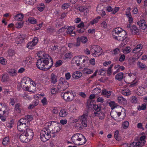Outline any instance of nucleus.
<instances>
[{
  "label": "nucleus",
  "instance_id": "f257e3e1",
  "mask_svg": "<svg viewBox=\"0 0 147 147\" xmlns=\"http://www.w3.org/2000/svg\"><path fill=\"white\" fill-rule=\"evenodd\" d=\"M39 57L41 58L36 62V66L39 69L46 71L52 66L53 59L48 55L44 53L42 56H39Z\"/></svg>",
  "mask_w": 147,
  "mask_h": 147
},
{
  "label": "nucleus",
  "instance_id": "f03ea898",
  "mask_svg": "<svg viewBox=\"0 0 147 147\" xmlns=\"http://www.w3.org/2000/svg\"><path fill=\"white\" fill-rule=\"evenodd\" d=\"M113 38L116 40L122 41V45H124L127 43L125 40L127 38L126 32L119 27L115 28L112 32Z\"/></svg>",
  "mask_w": 147,
  "mask_h": 147
},
{
  "label": "nucleus",
  "instance_id": "7ed1b4c3",
  "mask_svg": "<svg viewBox=\"0 0 147 147\" xmlns=\"http://www.w3.org/2000/svg\"><path fill=\"white\" fill-rule=\"evenodd\" d=\"M72 141L77 145H82L86 142L85 137L81 134L77 133L71 137Z\"/></svg>",
  "mask_w": 147,
  "mask_h": 147
},
{
  "label": "nucleus",
  "instance_id": "20e7f679",
  "mask_svg": "<svg viewBox=\"0 0 147 147\" xmlns=\"http://www.w3.org/2000/svg\"><path fill=\"white\" fill-rule=\"evenodd\" d=\"M88 117V114L87 113L84 114L78 117V119H76V121L79 120L81 122L82 125L78 123H76L75 127L77 129H82L86 127L87 126V118Z\"/></svg>",
  "mask_w": 147,
  "mask_h": 147
},
{
  "label": "nucleus",
  "instance_id": "39448f33",
  "mask_svg": "<svg viewBox=\"0 0 147 147\" xmlns=\"http://www.w3.org/2000/svg\"><path fill=\"white\" fill-rule=\"evenodd\" d=\"M44 129L45 130L40 134V139L42 141L45 142L50 139L51 136V134H54L55 132H53L52 130H50V129Z\"/></svg>",
  "mask_w": 147,
  "mask_h": 147
},
{
  "label": "nucleus",
  "instance_id": "423d86ee",
  "mask_svg": "<svg viewBox=\"0 0 147 147\" xmlns=\"http://www.w3.org/2000/svg\"><path fill=\"white\" fill-rule=\"evenodd\" d=\"M61 96L65 100L67 101H72L74 97L72 91H67L65 92H62Z\"/></svg>",
  "mask_w": 147,
  "mask_h": 147
},
{
  "label": "nucleus",
  "instance_id": "0eeeda50",
  "mask_svg": "<svg viewBox=\"0 0 147 147\" xmlns=\"http://www.w3.org/2000/svg\"><path fill=\"white\" fill-rule=\"evenodd\" d=\"M102 50L101 48L97 45H94L90 48V52L94 57H98L100 54H99Z\"/></svg>",
  "mask_w": 147,
  "mask_h": 147
},
{
  "label": "nucleus",
  "instance_id": "6e6552de",
  "mask_svg": "<svg viewBox=\"0 0 147 147\" xmlns=\"http://www.w3.org/2000/svg\"><path fill=\"white\" fill-rule=\"evenodd\" d=\"M69 83L67 81L64 80L61 81L57 86V88L61 91L65 90L69 87Z\"/></svg>",
  "mask_w": 147,
  "mask_h": 147
},
{
  "label": "nucleus",
  "instance_id": "1a4fd4ad",
  "mask_svg": "<svg viewBox=\"0 0 147 147\" xmlns=\"http://www.w3.org/2000/svg\"><path fill=\"white\" fill-rule=\"evenodd\" d=\"M27 36L25 34H20L15 39V42L17 44L22 43Z\"/></svg>",
  "mask_w": 147,
  "mask_h": 147
},
{
  "label": "nucleus",
  "instance_id": "9d476101",
  "mask_svg": "<svg viewBox=\"0 0 147 147\" xmlns=\"http://www.w3.org/2000/svg\"><path fill=\"white\" fill-rule=\"evenodd\" d=\"M137 24L142 30H144L146 28L147 25L146 21L144 20H141L137 22Z\"/></svg>",
  "mask_w": 147,
  "mask_h": 147
},
{
  "label": "nucleus",
  "instance_id": "9b49d317",
  "mask_svg": "<svg viewBox=\"0 0 147 147\" xmlns=\"http://www.w3.org/2000/svg\"><path fill=\"white\" fill-rule=\"evenodd\" d=\"M26 130L24 131V134L29 139H32L34 136V133L32 129H26Z\"/></svg>",
  "mask_w": 147,
  "mask_h": 147
},
{
  "label": "nucleus",
  "instance_id": "f8f14e48",
  "mask_svg": "<svg viewBox=\"0 0 147 147\" xmlns=\"http://www.w3.org/2000/svg\"><path fill=\"white\" fill-rule=\"evenodd\" d=\"M82 57L79 56L74 57L72 59V61L73 63H76L78 66H79L81 63H82Z\"/></svg>",
  "mask_w": 147,
  "mask_h": 147
},
{
  "label": "nucleus",
  "instance_id": "ddd939ff",
  "mask_svg": "<svg viewBox=\"0 0 147 147\" xmlns=\"http://www.w3.org/2000/svg\"><path fill=\"white\" fill-rule=\"evenodd\" d=\"M143 48V45L141 44H139L133 49L132 52L134 53H139V52Z\"/></svg>",
  "mask_w": 147,
  "mask_h": 147
},
{
  "label": "nucleus",
  "instance_id": "4468645a",
  "mask_svg": "<svg viewBox=\"0 0 147 147\" xmlns=\"http://www.w3.org/2000/svg\"><path fill=\"white\" fill-rule=\"evenodd\" d=\"M80 42H79V39L77 38L76 42L69 43L68 44V47L70 48H73L78 47L80 45Z\"/></svg>",
  "mask_w": 147,
  "mask_h": 147
},
{
  "label": "nucleus",
  "instance_id": "2eb2a0df",
  "mask_svg": "<svg viewBox=\"0 0 147 147\" xmlns=\"http://www.w3.org/2000/svg\"><path fill=\"white\" fill-rule=\"evenodd\" d=\"M97 116L99 118L101 119H104L105 117L104 113L102 112H94L93 117Z\"/></svg>",
  "mask_w": 147,
  "mask_h": 147
},
{
  "label": "nucleus",
  "instance_id": "dca6fc26",
  "mask_svg": "<svg viewBox=\"0 0 147 147\" xmlns=\"http://www.w3.org/2000/svg\"><path fill=\"white\" fill-rule=\"evenodd\" d=\"M50 81L51 83H56L57 81V78L56 75L52 73L50 76Z\"/></svg>",
  "mask_w": 147,
  "mask_h": 147
},
{
  "label": "nucleus",
  "instance_id": "f3484780",
  "mask_svg": "<svg viewBox=\"0 0 147 147\" xmlns=\"http://www.w3.org/2000/svg\"><path fill=\"white\" fill-rule=\"evenodd\" d=\"M68 114V110L65 109H62L59 113V115L61 117H65Z\"/></svg>",
  "mask_w": 147,
  "mask_h": 147
},
{
  "label": "nucleus",
  "instance_id": "a211bd4d",
  "mask_svg": "<svg viewBox=\"0 0 147 147\" xmlns=\"http://www.w3.org/2000/svg\"><path fill=\"white\" fill-rule=\"evenodd\" d=\"M82 76V74L79 71L74 72L72 75V77L76 79L80 78Z\"/></svg>",
  "mask_w": 147,
  "mask_h": 147
},
{
  "label": "nucleus",
  "instance_id": "6ab92c4d",
  "mask_svg": "<svg viewBox=\"0 0 147 147\" xmlns=\"http://www.w3.org/2000/svg\"><path fill=\"white\" fill-rule=\"evenodd\" d=\"M111 94V91H108L107 90H102L101 92V95L104 96L107 98H109Z\"/></svg>",
  "mask_w": 147,
  "mask_h": 147
},
{
  "label": "nucleus",
  "instance_id": "aec40b11",
  "mask_svg": "<svg viewBox=\"0 0 147 147\" xmlns=\"http://www.w3.org/2000/svg\"><path fill=\"white\" fill-rule=\"evenodd\" d=\"M27 121L26 119H25V118L24 119H21L19 120V123H18V125L20 126L22 125H24L25 126V127L26 128V127H28V125H27Z\"/></svg>",
  "mask_w": 147,
  "mask_h": 147
},
{
  "label": "nucleus",
  "instance_id": "412c9836",
  "mask_svg": "<svg viewBox=\"0 0 147 147\" xmlns=\"http://www.w3.org/2000/svg\"><path fill=\"white\" fill-rule=\"evenodd\" d=\"M115 109V111L117 113L118 116H119L121 114L122 110H124V109L123 107L117 105Z\"/></svg>",
  "mask_w": 147,
  "mask_h": 147
},
{
  "label": "nucleus",
  "instance_id": "4be33fe9",
  "mask_svg": "<svg viewBox=\"0 0 147 147\" xmlns=\"http://www.w3.org/2000/svg\"><path fill=\"white\" fill-rule=\"evenodd\" d=\"M117 100L119 103H127L126 100L121 96H118Z\"/></svg>",
  "mask_w": 147,
  "mask_h": 147
},
{
  "label": "nucleus",
  "instance_id": "5701e85b",
  "mask_svg": "<svg viewBox=\"0 0 147 147\" xmlns=\"http://www.w3.org/2000/svg\"><path fill=\"white\" fill-rule=\"evenodd\" d=\"M27 138L26 134H24V132L20 136V139L21 141L23 142H26V140Z\"/></svg>",
  "mask_w": 147,
  "mask_h": 147
},
{
  "label": "nucleus",
  "instance_id": "b1692460",
  "mask_svg": "<svg viewBox=\"0 0 147 147\" xmlns=\"http://www.w3.org/2000/svg\"><path fill=\"white\" fill-rule=\"evenodd\" d=\"M95 102L94 100H92L88 99L87 100V105L89 108H91V107L94 105Z\"/></svg>",
  "mask_w": 147,
  "mask_h": 147
},
{
  "label": "nucleus",
  "instance_id": "393cba45",
  "mask_svg": "<svg viewBox=\"0 0 147 147\" xmlns=\"http://www.w3.org/2000/svg\"><path fill=\"white\" fill-rule=\"evenodd\" d=\"M137 65L140 69L145 70L147 68V66L143 63L138 62L137 63Z\"/></svg>",
  "mask_w": 147,
  "mask_h": 147
},
{
  "label": "nucleus",
  "instance_id": "a878e982",
  "mask_svg": "<svg viewBox=\"0 0 147 147\" xmlns=\"http://www.w3.org/2000/svg\"><path fill=\"white\" fill-rule=\"evenodd\" d=\"M122 93L123 95L125 96L129 95L131 94L130 90L128 88L123 90L122 91Z\"/></svg>",
  "mask_w": 147,
  "mask_h": 147
},
{
  "label": "nucleus",
  "instance_id": "bb28decb",
  "mask_svg": "<svg viewBox=\"0 0 147 147\" xmlns=\"http://www.w3.org/2000/svg\"><path fill=\"white\" fill-rule=\"evenodd\" d=\"M24 118L26 120L27 123V125H29V122L32 120L33 119L32 116L29 115H26L25 117Z\"/></svg>",
  "mask_w": 147,
  "mask_h": 147
},
{
  "label": "nucleus",
  "instance_id": "cd10ccee",
  "mask_svg": "<svg viewBox=\"0 0 147 147\" xmlns=\"http://www.w3.org/2000/svg\"><path fill=\"white\" fill-rule=\"evenodd\" d=\"M93 72V71L92 70L87 68H84L82 70V72L83 73L86 74H91Z\"/></svg>",
  "mask_w": 147,
  "mask_h": 147
},
{
  "label": "nucleus",
  "instance_id": "c85d7f7f",
  "mask_svg": "<svg viewBox=\"0 0 147 147\" xmlns=\"http://www.w3.org/2000/svg\"><path fill=\"white\" fill-rule=\"evenodd\" d=\"M93 109L95 110L94 112H98L100 111L101 110V108L100 105H94L93 107Z\"/></svg>",
  "mask_w": 147,
  "mask_h": 147
},
{
  "label": "nucleus",
  "instance_id": "c756f323",
  "mask_svg": "<svg viewBox=\"0 0 147 147\" xmlns=\"http://www.w3.org/2000/svg\"><path fill=\"white\" fill-rule=\"evenodd\" d=\"M123 74L122 73L120 72L118 73L116 75L115 77L116 79L119 81L123 79Z\"/></svg>",
  "mask_w": 147,
  "mask_h": 147
},
{
  "label": "nucleus",
  "instance_id": "7c9ffc66",
  "mask_svg": "<svg viewBox=\"0 0 147 147\" xmlns=\"http://www.w3.org/2000/svg\"><path fill=\"white\" fill-rule=\"evenodd\" d=\"M14 109L17 113H20L21 110V107L20 104L19 103L16 104L15 105Z\"/></svg>",
  "mask_w": 147,
  "mask_h": 147
},
{
  "label": "nucleus",
  "instance_id": "2f4dec72",
  "mask_svg": "<svg viewBox=\"0 0 147 147\" xmlns=\"http://www.w3.org/2000/svg\"><path fill=\"white\" fill-rule=\"evenodd\" d=\"M110 114L112 117L115 120L119 117L117 113L115 111H111Z\"/></svg>",
  "mask_w": 147,
  "mask_h": 147
},
{
  "label": "nucleus",
  "instance_id": "473e14b6",
  "mask_svg": "<svg viewBox=\"0 0 147 147\" xmlns=\"http://www.w3.org/2000/svg\"><path fill=\"white\" fill-rule=\"evenodd\" d=\"M23 14H18L15 16V19L16 20L18 21H22L23 18Z\"/></svg>",
  "mask_w": 147,
  "mask_h": 147
},
{
  "label": "nucleus",
  "instance_id": "72a5a7b5",
  "mask_svg": "<svg viewBox=\"0 0 147 147\" xmlns=\"http://www.w3.org/2000/svg\"><path fill=\"white\" fill-rule=\"evenodd\" d=\"M72 57L71 53H67L65 55L63 58L64 60L71 59Z\"/></svg>",
  "mask_w": 147,
  "mask_h": 147
},
{
  "label": "nucleus",
  "instance_id": "f704fd0d",
  "mask_svg": "<svg viewBox=\"0 0 147 147\" xmlns=\"http://www.w3.org/2000/svg\"><path fill=\"white\" fill-rule=\"evenodd\" d=\"M9 142V139L8 137H5L3 138L2 142V144L4 145H7Z\"/></svg>",
  "mask_w": 147,
  "mask_h": 147
},
{
  "label": "nucleus",
  "instance_id": "c9c22d12",
  "mask_svg": "<svg viewBox=\"0 0 147 147\" xmlns=\"http://www.w3.org/2000/svg\"><path fill=\"white\" fill-rule=\"evenodd\" d=\"M9 77L6 74H3L2 76L1 81L3 82H5L7 81Z\"/></svg>",
  "mask_w": 147,
  "mask_h": 147
},
{
  "label": "nucleus",
  "instance_id": "e433bc0d",
  "mask_svg": "<svg viewBox=\"0 0 147 147\" xmlns=\"http://www.w3.org/2000/svg\"><path fill=\"white\" fill-rule=\"evenodd\" d=\"M114 137L117 140H119L121 139L120 136L119 135V132L118 130H116L115 132Z\"/></svg>",
  "mask_w": 147,
  "mask_h": 147
},
{
  "label": "nucleus",
  "instance_id": "4c0bfd02",
  "mask_svg": "<svg viewBox=\"0 0 147 147\" xmlns=\"http://www.w3.org/2000/svg\"><path fill=\"white\" fill-rule=\"evenodd\" d=\"M9 73L10 75L14 76L16 75V72L14 69H11L9 70Z\"/></svg>",
  "mask_w": 147,
  "mask_h": 147
},
{
  "label": "nucleus",
  "instance_id": "58836bf2",
  "mask_svg": "<svg viewBox=\"0 0 147 147\" xmlns=\"http://www.w3.org/2000/svg\"><path fill=\"white\" fill-rule=\"evenodd\" d=\"M78 38H79V39L80 42V41H81L83 43H86L88 40L86 37L82 36L80 38L78 37Z\"/></svg>",
  "mask_w": 147,
  "mask_h": 147
},
{
  "label": "nucleus",
  "instance_id": "ea45409f",
  "mask_svg": "<svg viewBox=\"0 0 147 147\" xmlns=\"http://www.w3.org/2000/svg\"><path fill=\"white\" fill-rule=\"evenodd\" d=\"M109 105L111 107V109H115L117 106L116 104L114 101H111L109 103Z\"/></svg>",
  "mask_w": 147,
  "mask_h": 147
},
{
  "label": "nucleus",
  "instance_id": "a19ab883",
  "mask_svg": "<svg viewBox=\"0 0 147 147\" xmlns=\"http://www.w3.org/2000/svg\"><path fill=\"white\" fill-rule=\"evenodd\" d=\"M56 122L55 121H51L50 122H48L45 125V129H46V128H49V127L53 126V123H56Z\"/></svg>",
  "mask_w": 147,
  "mask_h": 147
},
{
  "label": "nucleus",
  "instance_id": "79ce46f5",
  "mask_svg": "<svg viewBox=\"0 0 147 147\" xmlns=\"http://www.w3.org/2000/svg\"><path fill=\"white\" fill-rule=\"evenodd\" d=\"M5 106L4 105H2V104L0 103V113H5L6 112L5 111Z\"/></svg>",
  "mask_w": 147,
  "mask_h": 147
},
{
  "label": "nucleus",
  "instance_id": "37998d69",
  "mask_svg": "<svg viewBox=\"0 0 147 147\" xmlns=\"http://www.w3.org/2000/svg\"><path fill=\"white\" fill-rule=\"evenodd\" d=\"M24 2L27 4L32 5L34 4L35 0H24Z\"/></svg>",
  "mask_w": 147,
  "mask_h": 147
},
{
  "label": "nucleus",
  "instance_id": "c03bdc74",
  "mask_svg": "<svg viewBox=\"0 0 147 147\" xmlns=\"http://www.w3.org/2000/svg\"><path fill=\"white\" fill-rule=\"evenodd\" d=\"M14 121L13 120H11L10 122L7 123H6V125L7 127L9 128H11L13 127L14 124L13 123Z\"/></svg>",
  "mask_w": 147,
  "mask_h": 147
},
{
  "label": "nucleus",
  "instance_id": "a18cd8bd",
  "mask_svg": "<svg viewBox=\"0 0 147 147\" xmlns=\"http://www.w3.org/2000/svg\"><path fill=\"white\" fill-rule=\"evenodd\" d=\"M130 30L131 31H134V32L135 33H137L139 31L138 29L135 25L132 26Z\"/></svg>",
  "mask_w": 147,
  "mask_h": 147
},
{
  "label": "nucleus",
  "instance_id": "49530a36",
  "mask_svg": "<svg viewBox=\"0 0 147 147\" xmlns=\"http://www.w3.org/2000/svg\"><path fill=\"white\" fill-rule=\"evenodd\" d=\"M23 23L22 21H21L18 22L16 24V27L18 28H20L23 26Z\"/></svg>",
  "mask_w": 147,
  "mask_h": 147
},
{
  "label": "nucleus",
  "instance_id": "de8ad7c7",
  "mask_svg": "<svg viewBox=\"0 0 147 147\" xmlns=\"http://www.w3.org/2000/svg\"><path fill=\"white\" fill-rule=\"evenodd\" d=\"M136 59L134 57H131L129 60V63L130 65L133 64L136 61Z\"/></svg>",
  "mask_w": 147,
  "mask_h": 147
},
{
  "label": "nucleus",
  "instance_id": "09e8293b",
  "mask_svg": "<svg viewBox=\"0 0 147 147\" xmlns=\"http://www.w3.org/2000/svg\"><path fill=\"white\" fill-rule=\"evenodd\" d=\"M35 46L32 41L30 42L27 44V47L29 49H32L33 47Z\"/></svg>",
  "mask_w": 147,
  "mask_h": 147
},
{
  "label": "nucleus",
  "instance_id": "8fccbe9b",
  "mask_svg": "<svg viewBox=\"0 0 147 147\" xmlns=\"http://www.w3.org/2000/svg\"><path fill=\"white\" fill-rule=\"evenodd\" d=\"M28 20L30 23L33 24H35L36 22V20L32 17L29 18Z\"/></svg>",
  "mask_w": 147,
  "mask_h": 147
},
{
  "label": "nucleus",
  "instance_id": "3c124183",
  "mask_svg": "<svg viewBox=\"0 0 147 147\" xmlns=\"http://www.w3.org/2000/svg\"><path fill=\"white\" fill-rule=\"evenodd\" d=\"M129 122L128 121H125L123 123L122 126L124 128H127L129 126Z\"/></svg>",
  "mask_w": 147,
  "mask_h": 147
},
{
  "label": "nucleus",
  "instance_id": "603ef678",
  "mask_svg": "<svg viewBox=\"0 0 147 147\" xmlns=\"http://www.w3.org/2000/svg\"><path fill=\"white\" fill-rule=\"evenodd\" d=\"M75 28L73 27H70L68 28L66 31V32L67 34H69L71 33L72 32H73Z\"/></svg>",
  "mask_w": 147,
  "mask_h": 147
},
{
  "label": "nucleus",
  "instance_id": "864d4df0",
  "mask_svg": "<svg viewBox=\"0 0 147 147\" xmlns=\"http://www.w3.org/2000/svg\"><path fill=\"white\" fill-rule=\"evenodd\" d=\"M146 138V136L144 135L140 137L139 140L142 142V144H145V143L146 141L145 140Z\"/></svg>",
  "mask_w": 147,
  "mask_h": 147
},
{
  "label": "nucleus",
  "instance_id": "5fc2aeb1",
  "mask_svg": "<svg viewBox=\"0 0 147 147\" xmlns=\"http://www.w3.org/2000/svg\"><path fill=\"white\" fill-rule=\"evenodd\" d=\"M135 142H136V147H142L144 144H142V142L140 141L139 140Z\"/></svg>",
  "mask_w": 147,
  "mask_h": 147
},
{
  "label": "nucleus",
  "instance_id": "6e6d98bb",
  "mask_svg": "<svg viewBox=\"0 0 147 147\" xmlns=\"http://www.w3.org/2000/svg\"><path fill=\"white\" fill-rule=\"evenodd\" d=\"M131 51V48L129 47H127L123 50V52L125 54H127Z\"/></svg>",
  "mask_w": 147,
  "mask_h": 147
},
{
  "label": "nucleus",
  "instance_id": "4d7b16f0",
  "mask_svg": "<svg viewBox=\"0 0 147 147\" xmlns=\"http://www.w3.org/2000/svg\"><path fill=\"white\" fill-rule=\"evenodd\" d=\"M8 55L9 56L12 57L15 54L14 51L11 49L9 50L8 51Z\"/></svg>",
  "mask_w": 147,
  "mask_h": 147
},
{
  "label": "nucleus",
  "instance_id": "13d9d810",
  "mask_svg": "<svg viewBox=\"0 0 147 147\" xmlns=\"http://www.w3.org/2000/svg\"><path fill=\"white\" fill-rule=\"evenodd\" d=\"M120 52L119 50V49L117 48L115 49H114L112 51V53L114 55H116L118 54Z\"/></svg>",
  "mask_w": 147,
  "mask_h": 147
},
{
  "label": "nucleus",
  "instance_id": "bf43d9fd",
  "mask_svg": "<svg viewBox=\"0 0 147 147\" xmlns=\"http://www.w3.org/2000/svg\"><path fill=\"white\" fill-rule=\"evenodd\" d=\"M63 62L61 60H59L56 62V63L55 65V66L56 67H59L62 65V64Z\"/></svg>",
  "mask_w": 147,
  "mask_h": 147
},
{
  "label": "nucleus",
  "instance_id": "052dcab7",
  "mask_svg": "<svg viewBox=\"0 0 147 147\" xmlns=\"http://www.w3.org/2000/svg\"><path fill=\"white\" fill-rule=\"evenodd\" d=\"M31 59H31L30 57H28L26 58V60H24V61L26 63L28 64L29 63H30Z\"/></svg>",
  "mask_w": 147,
  "mask_h": 147
},
{
  "label": "nucleus",
  "instance_id": "680f3d73",
  "mask_svg": "<svg viewBox=\"0 0 147 147\" xmlns=\"http://www.w3.org/2000/svg\"><path fill=\"white\" fill-rule=\"evenodd\" d=\"M131 102L134 103H136L137 102V98L135 96H133L131 100Z\"/></svg>",
  "mask_w": 147,
  "mask_h": 147
},
{
  "label": "nucleus",
  "instance_id": "e2e57ef3",
  "mask_svg": "<svg viewBox=\"0 0 147 147\" xmlns=\"http://www.w3.org/2000/svg\"><path fill=\"white\" fill-rule=\"evenodd\" d=\"M45 8V6L42 3L41 6L38 7V10L40 11H42Z\"/></svg>",
  "mask_w": 147,
  "mask_h": 147
},
{
  "label": "nucleus",
  "instance_id": "0e129e2a",
  "mask_svg": "<svg viewBox=\"0 0 147 147\" xmlns=\"http://www.w3.org/2000/svg\"><path fill=\"white\" fill-rule=\"evenodd\" d=\"M69 4L67 3H65L62 5V8L63 9H65L69 7Z\"/></svg>",
  "mask_w": 147,
  "mask_h": 147
},
{
  "label": "nucleus",
  "instance_id": "69168bd1",
  "mask_svg": "<svg viewBox=\"0 0 147 147\" xmlns=\"http://www.w3.org/2000/svg\"><path fill=\"white\" fill-rule=\"evenodd\" d=\"M0 63L3 65H5L6 64V62L4 59L1 57L0 58Z\"/></svg>",
  "mask_w": 147,
  "mask_h": 147
},
{
  "label": "nucleus",
  "instance_id": "338daca9",
  "mask_svg": "<svg viewBox=\"0 0 147 147\" xmlns=\"http://www.w3.org/2000/svg\"><path fill=\"white\" fill-rule=\"evenodd\" d=\"M98 13L102 17H103L105 15V11L102 9H101L100 11H98Z\"/></svg>",
  "mask_w": 147,
  "mask_h": 147
},
{
  "label": "nucleus",
  "instance_id": "774afa93",
  "mask_svg": "<svg viewBox=\"0 0 147 147\" xmlns=\"http://www.w3.org/2000/svg\"><path fill=\"white\" fill-rule=\"evenodd\" d=\"M38 42V38L36 37H35L32 41V42H33V43L34 45H36Z\"/></svg>",
  "mask_w": 147,
  "mask_h": 147
}]
</instances>
